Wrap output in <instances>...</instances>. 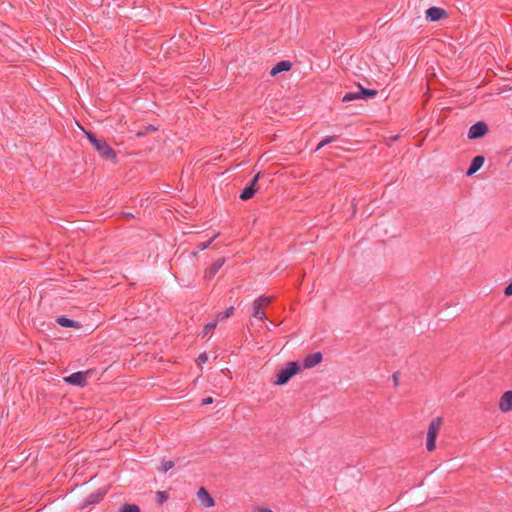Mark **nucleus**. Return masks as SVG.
<instances>
[{"instance_id": "f257e3e1", "label": "nucleus", "mask_w": 512, "mask_h": 512, "mask_svg": "<svg viewBox=\"0 0 512 512\" xmlns=\"http://www.w3.org/2000/svg\"><path fill=\"white\" fill-rule=\"evenodd\" d=\"M85 134L101 157H103L106 160H110L114 163L117 162V156L115 151L105 140L96 138V136L91 132L85 131Z\"/></svg>"}, {"instance_id": "f03ea898", "label": "nucleus", "mask_w": 512, "mask_h": 512, "mask_svg": "<svg viewBox=\"0 0 512 512\" xmlns=\"http://www.w3.org/2000/svg\"><path fill=\"white\" fill-rule=\"evenodd\" d=\"M442 422V418L437 417L429 424L426 437V448L429 452L434 451L436 448V439L442 426Z\"/></svg>"}, {"instance_id": "7ed1b4c3", "label": "nucleus", "mask_w": 512, "mask_h": 512, "mask_svg": "<svg viewBox=\"0 0 512 512\" xmlns=\"http://www.w3.org/2000/svg\"><path fill=\"white\" fill-rule=\"evenodd\" d=\"M299 370L297 362H289L287 367L279 370L276 373V380L274 381L275 385H284L286 384Z\"/></svg>"}, {"instance_id": "20e7f679", "label": "nucleus", "mask_w": 512, "mask_h": 512, "mask_svg": "<svg viewBox=\"0 0 512 512\" xmlns=\"http://www.w3.org/2000/svg\"><path fill=\"white\" fill-rule=\"evenodd\" d=\"M274 298L271 296H260L256 300H254L252 304L253 308V317L258 318L260 320L265 319V308L269 306L273 302Z\"/></svg>"}, {"instance_id": "39448f33", "label": "nucleus", "mask_w": 512, "mask_h": 512, "mask_svg": "<svg viewBox=\"0 0 512 512\" xmlns=\"http://www.w3.org/2000/svg\"><path fill=\"white\" fill-rule=\"evenodd\" d=\"M88 374L89 371H79L71 374L70 376L64 377L63 380L68 384L83 387L87 383Z\"/></svg>"}, {"instance_id": "423d86ee", "label": "nucleus", "mask_w": 512, "mask_h": 512, "mask_svg": "<svg viewBox=\"0 0 512 512\" xmlns=\"http://www.w3.org/2000/svg\"><path fill=\"white\" fill-rule=\"evenodd\" d=\"M488 132V126L485 122L479 121L473 124L468 131L469 139H477L483 137Z\"/></svg>"}, {"instance_id": "0eeeda50", "label": "nucleus", "mask_w": 512, "mask_h": 512, "mask_svg": "<svg viewBox=\"0 0 512 512\" xmlns=\"http://www.w3.org/2000/svg\"><path fill=\"white\" fill-rule=\"evenodd\" d=\"M196 496L200 506L203 508H211L215 505L214 499L204 487L198 489Z\"/></svg>"}, {"instance_id": "6e6552de", "label": "nucleus", "mask_w": 512, "mask_h": 512, "mask_svg": "<svg viewBox=\"0 0 512 512\" xmlns=\"http://www.w3.org/2000/svg\"><path fill=\"white\" fill-rule=\"evenodd\" d=\"M499 409L504 413L512 411V391H507L501 396Z\"/></svg>"}, {"instance_id": "1a4fd4ad", "label": "nucleus", "mask_w": 512, "mask_h": 512, "mask_svg": "<svg viewBox=\"0 0 512 512\" xmlns=\"http://www.w3.org/2000/svg\"><path fill=\"white\" fill-rule=\"evenodd\" d=\"M322 354L320 352L309 354L305 357L303 361V366L306 369L313 368L321 363L322 361Z\"/></svg>"}, {"instance_id": "9d476101", "label": "nucleus", "mask_w": 512, "mask_h": 512, "mask_svg": "<svg viewBox=\"0 0 512 512\" xmlns=\"http://www.w3.org/2000/svg\"><path fill=\"white\" fill-rule=\"evenodd\" d=\"M446 16V11L439 7H431L426 11V17L433 22L445 18Z\"/></svg>"}, {"instance_id": "9b49d317", "label": "nucleus", "mask_w": 512, "mask_h": 512, "mask_svg": "<svg viewBox=\"0 0 512 512\" xmlns=\"http://www.w3.org/2000/svg\"><path fill=\"white\" fill-rule=\"evenodd\" d=\"M259 176L260 174L257 173L254 177V179L252 180V183L250 184V186L246 187L243 192L240 194V198L242 200H248L250 198L253 197L254 193L256 192V188H255V185L259 179Z\"/></svg>"}, {"instance_id": "f8f14e48", "label": "nucleus", "mask_w": 512, "mask_h": 512, "mask_svg": "<svg viewBox=\"0 0 512 512\" xmlns=\"http://www.w3.org/2000/svg\"><path fill=\"white\" fill-rule=\"evenodd\" d=\"M292 68V63L290 61H280L278 62L270 71L271 76H276L278 73L289 71Z\"/></svg>"}, {"instance_id": "ddd939ff", "label": "nucleus", "mask_w": 512, "mask_h": 512, "mask_svg": "<svg viewBox=\"0 0 512 512\" xmlns=\"http://www.w3.org/2000/svg\"><path fill=\"white\" fill-rule=\"evenodd\" d=\"M484 157L483 156H476L473 158L470 167L467 170V176H471L474 173H476L484 164Z\"/></svg>"}, {"instance_id": "4468645a", "label": "nucleus", "mask_w": 512, "mask_h": 512, "mask_svg": "<svg viewBox=\"0 0 512 512\" xmlns=\"http://www.w3.org/2000/svg\"><path fill=\"white\" fill-rule=\"evenodd\" d=\"M225 262V259L224 258H220L218 260H216L206 271H205V277L208 278V279H212L216 273L218 272V270L222 267V265L224 264Z\"/></svg>"}, {"instance_id": "2eb2a0df", "label": "nucleus", "mask_w": 512, "mask_h": 512, "mask_svg": "<svg viewBox=\"0 0 512 512\" xmlns=\"http://www.w3.org/2000/svg\"><path fill=\"white\" fill-rule=\"evenodd\" d=\"M56 322L60 326L66 327V328H76V329L81 328V324L79 322L71 320V319H68V318H66L64 316L58 317L56 319Z\"/></svg>"}, {"instance_id": "dca6fc26", "label": "nucleus", "mask_w": 512, "mask_h": 512, "mask_svg": "<svg viewBox=\"0 0 512 512\" xmlns=\"http://www.w3.org/2000/svg\"><path fill=\"white\" fill-rule=\"evenodd\" d=\"M359 88H360V91H359L360 99H362V98H373V97H375L377 95V91L376 90L366 89V88L362 87L361 85H359Z\"/></svg>"}, {"instance_id": "f3484780", "label": "nucleus", "mask_w": 512, "mask_h": 512, "mask_svg": "<svg viewBox=\"0 0 512 512\" xmlns=\"http://www.w3.org/2000/svg\"><path fill=\"white\" fill-rule=\"evenodd\" d=\"M234 307H229L227 308L224 312H221V313H218L216 315V319L217 322H220V321H224L226 319H228L233 313H234Z\"/></svg>"}, {"instance_id": "a211bd4d", "label": "nucleus", "mask_w": 512, "mask_h": 512, "mask_svg": "<svg viewBox=\"0 0 512 512\" xmlns=\"http://www.w3.org/2000/svg\"><path fill=\"white\" fill-rule=\"evenodd\" d=\"M358 99H360L359 92H349L343 96L342 101L350 102V101H354V100H358Z\"/></svg>"}, {"instance_id": "6ab92c4d", "label": "nucleus", "mask_w": 512, "mask_h": 512, "mask_svg": "<svg viewBox=\"0 0 512 512\" xmlns=\"http://www.w3.org/2000/svg\"><path fill=\"white\" fill-rule=\"evenodd\" d=\"M337 139L336 136H327L325 137L319 144L318 146L316 147L315 151H319L322 147H324L325 145L335 141Z\"/></svg>"}, {"instance_id": "aec40b11", "label": "nucleus", "mask_w": 512, "mask_h": 512, "mask_svg": "<svg viewBox=\"0 0 512 512\" xmlns=\"http://www.w3.org/2000/svg\"><path fill=\"white\" fill-rule=\"evenodd\" d=\"M119 512H140V508L134 504H126L121 507Z\"/></svg>"}, {"instance_id": "412c9836", "label": "nucleus", "mask_w": 512, "mask_h": 512, "mask_svg": "<svg viewBox=\"0 0 512 512\" xmlns=\"http://www.w3.org/2000/svg\"><path fill=\"white\" fill-rule=\"evenodd\" d=\"M217 323H218L217 320H214L213 322L206 324L202 331V337H205L210 331L215 329L217 326Z\"/></svg>"}, {"instance_id": "4be33fe9", "label": "nucleus", "mask_w": 512, "mask_h": 512, "mask_svg": "<svg viewBox=\"0 0 512 512\" xmlns=\"http://www.w3.org/2000/svg\"><path fill=\"white\" fill-rule=\"evenodd\" d=\"M174 466V462L173 461H162L159 469L162 471V472H167L168 470L172 469Z\"/></svg>"}, {"instance_id": "5701e85b", "label": "nucleus", "mask_w": 512, "mask_h": 512, "mask_svg": "<svg viewBox=\"0 0 512 512\" xmlns=\"http://www.w3.org/2000/svg\"><path fill=\"white\" fill-rule=\"evenodd\" d=\"M158 503L162 504L168 500V494L165 491H158L156 493Z\"/></svg>"}, {"instance_id": "b1692460", "label": "nucleus", "mask_w": 512, "mask_h": 512, "mask_svg": "<svg viewBox=\"0 0 512 512\" xmlns=\"http://www.w3.org/2000/svg\"><path fill=\"white\" fill-rule=\"evenodd\" d=\"M208 361V355L206 353H202L197 358V363L199 366L206 363Z\"/></svg>"}, {"instance_id": "393cba45", "label": "nucleus", "mask_w": 512, "mask_h": 512, "mask_svg": "<svg viewBox=\"0 0 512 512\" xmlns=\"http://www.w3.org/2000/svg\"><path fill=\"white\" fill-rule=\"evenodd\" d=\"M218 235H215L214 237H212L207 243H201L199 244L198 248L199 250L203 251L205 250L214 240L215 238L217 237Z\"/></svg>"}, {"instance_id": "a878e982", "label": "nucleus", "mask_w": 512, "mask_h": 512, "mask_svg": "<svg viewBox=\"0 0 512 512\" xmlns=\"http://www.w3.org/2000/svg\"><path fill=\"white\" fill-rule=\"evenodd\" d=\"M254 512H273V511L266 506H257L254 508Z\"/></svg>"}, {"instance_id": "bb28decb", "label": "nucleus", "mask_w": 512, "mask_h": 512, "mask_svg": "<svg viewBox=\"0 0 512 512\" xmlns=\"http://www.w3.org/2000/svg\"><path fill=\"white\" fill-rule=\"evenodd\" d=\"M504 294L506 296H512V282L505 288Z\"/></svg>"}, {"instance_id": "cd10ccee", "label": "nucleus", "mask_w": 512, "mask_h": 512, "mask_svg": "<svg viewBox=\"0 0 512 512\" xmlns=\"http://www.w3.org/2000/svg\"><path fill=\"white\" fill-rule=\"evenodd\" d=\"M213 403V398L212 397H207L205 399H203L202 401V405H209V404H212Z\"/></svg>"}, {"instance_id": "c85d7f7f", "label": "nucleus", "mask_w": 512, "mask_h": 512, "mask_svg": "<svg viewBox=\"0 0 512 512\" xmlns=\"http://www.w3.org/2000/svg\"><path fill=\"white\" fill-rule=\"evenodd\" d=\"M393 382H394V385L397 386L398 383H399V376H398V373H394L393 376Z\"/></svg>"}, {"instance_id": "c756f323", "label": "nucleus", "mask_w": 512, "mask_h": 512, "mask_svg": "<svg viewBox=\"0 0 512 512\" xmlns=\"http://www.w3.org/2000/svg\"><path fill=\"white\" fill-rule=\"evenodd\" d=\"M145 131L148 134L149 132L156 131V128L153 125H149V126L146 127Z\"/></svg>"}, {"instance_id": "7c9ffc66", "label": "nucleus", "mask_w": 512, "mask_h": 512, "mask_svg": "<svg viewBox=\"0 0 512 512\" xmlns=\"http://www.w3.org/2000/svg\"><path fill=\"white\" fill-rule=\"evenodd\" d=\"M146 134H147V133H146V131H145V130H141V131H138V132L136 133V136H137V137H142V136H145Z\"/></svg>"}]
</instances>
